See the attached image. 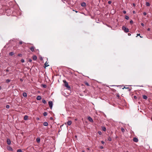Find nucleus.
Wrapping results in <instances>:
<instances>
[{
    "mask_svg": "<svg viewBox=\"0 0 152 152\" xmlns=\"http://www.w3.org/2000/svg\"><path fill=\"white\" fill-rule=\"evenodd\" d=\"M63 82L64 83V86L68 89L70 88V87L68 85V83L65 80H63Z\"/></svg>",
    "mask_w": 152,
    "mask_h": 152,
    "instance_id": "nucleus-1",
    "label": "nucleus"
},
{
    "mask_svg": "<svg viewBox=\"0 0 152 152\" xmlns=\"http://www.w3.org/2000/svg\"><path fill=\"white\" fill-rule=\"evenodd\" d=\"M122 29L124 30V31L126 33L129 32V29L128 28H126L125 26H123L122 27Z\"/></svg>",
    "mask_w": 152,
    "mask_h": 152,
    "instance_id": "nucleus-2",
    "label": "nucleus"
},
{
    "mask_svg": "<svg viewBox=\"0 0 152 152\" xmlns=\"http://www.w3.org/2000/svg\"><path fill=\"white\" fill-rule=\"evenodd\" d=\"M48 104L50 108L51 109L53 107V104L52 102L50 101H49L48 102Z\"/></svg>",
    "mask_w": 152,
    "mask_h": 152,
    "instance_id": "nucleus-3",
    "label": "nucleus"
},
{
    "mask_svg": "<svg viewBox=\"0 0 152 152\" xmlns=\"http://www.w3.org/2000/svg\"><path fill=\"white\" fill-rule=\"evenodd\" d=\"M88 119L90 122H93V120L91 117H88Z\"/></svg>",
    "mask_w": 152,
    "mask_h": 152,
    "instance_id": "nucleus-4",
    "label": "nucleus"
},
{
    "mask_svg": "<svg viewBox=\"0 0 152 152\" xmlns=\"http://www.w3.org/2000/svg\"><path fill=\"white\" fill-rule=\"evenodd\" d=\"M7 143L8 145H10L11 144V141L9 139H7Z\"/></svg>",
    "mask_w": 152,
    "mask_h": 152,
    "instance_id": "nucleus-5",
    "label": "nucleus"
},
{
    "mask_svg": "<svg viewBox=\"0 0 152 152\" xmlns=\"http://www.w3.org/2000/svg\"><path fill=\"white\" fill-rule=\"evenodd\" d=\"M133 141L135 142H137L138 141V140L137 138L134 137L133 138Z\"/></svg>",
    "mask_w": 152,
    "mask_h": 152,
    "instance_id": "nucleus-6",
    "label": "nucleus"
},
{
    "mask_svg": "<svg viewBox=\"0 0 152 152\" xmlns=\"http://www.w3.org/2000/svg\"><path fill=\"white\" fill-rule=\"evenodd\" d=\"M42 99L41 97L40 96H38L37 97V99L38 100H40Z\"/></svg>",
    "mask_w": 152,
    "mask_h": 152,
    "instance_id": "nucleus-7",
    "label": "nucleus"
},
{
    "mask_svg": "<svg viewBox=\"0 0 152 152\" xmlns=\"http://www.w3.org/2000/svg\"><path fill=\"white\" fill-rule=\"evenodd\" d=\"M72 122L71 121H69L67 122V124H68L69 126L70 125L72 124Z\"/></svg>",
    "mask_w": 152,
    "mask_h": 152,
    "instance_id": "nucleus-8",
    "label": "nucleus"
},
{
    "mask_svg": "<svg viewBox=\"0 0 152 152\" xmlns=\"http://www.w3.org/2000/svg\"><path fill=\"white\" fill-rule=\"evenodd\" d=\"M7 149L9 151H12L13 149L10 146H8L7 147Z\"/></svg>",
    "mask_w": 152,
    "mask_h": 152,
    "instance_id": "nucleus-9",
    "label": "nucleus"
},
{
    "mask_svg": "<svg viewBox=\"0 0 152 152\" xmlns=\"http://www.w3.org/2000/svg\"><path fill=\"white\" fill-rule=\"evenodd\" d=\"M81 5L82 7H84L86 6V4L85 2H83L81 3Z\"/></svg>",
    "mask_w": 152,
    "mask_h": 152,
    "instance_id": "nucleus-10",
    "label": "nucleus"
},
{
    "mask_svg": "<svg viewBox=\"0 0 152 152\" xmlns=\"http://www.w3.org/2000/svg\"><path fill=\"white\" fill-rule=\"evenodd\" d=\"M28 117L27 115H25L24 117V119L25 120H26L28 119Z\"/></svg>",
    "mask_w": 152,
    "mask_h": 152,
    "instance_id": "nucleus-11",
    "label": "nucleus"
},
{
    "mask_svg": "<svg viewBox=\"0 0 152 152\" xmlns=\"http://www.w3.org/2000/svg\"><path fill=\"white\" fill-rule=\"evenodd\" d=\"M23 96L24 97H26L27 96V94L26 93L24 92L23 94Z\"/></svg>",
    "mask_w": 152,
    "mask_h": 152,
    "instance_id": "nucleus-12",
    "label": "nucleus"
},
{
    "mask_svg": "<svg viewBox=\"0 0 152 152\" xmlns=\"http://www.w3.org/2000/svg\"><path fill=\"white\" fill-rule=\"evenodd\" d=\"M30 50L32 51V52H33L34 51V47L33 46H32L30 48Z\"/></svg>",
    "mask_w": 152,
    "mask_h": 152,
    "instance_id": "nucleus-13",
    "label": "nucleus"
},
{
    "mask_svg": "<svg viewBox=\"0 0 152 152\" xmlns=\"http://www.w3.org/2000/svg\"><path fill=\"white\" fill-rule=\"evenodd\" d=\"M33 60H36L37 59V57L36 56H34L33 57Z\"/></svg>",
    "mask_w": 152,
    "mask_h": 152,
    "instance_id": "nucleus-14",
    "label": "nucleus"
},
{
    "mask_svg": "<svg viewBox=\"0 0 152 152\" xmlns=\"http://www.w3.org/2000/svg\"><path fill=\"white\" fill-rule=\"evenodd\" d=\"M43 125L45 126H47L48 125V123L46 122H45L43 123Z\"/></svg>",
    "mask_w": 152,
    "mask_h": 152,
    "instance_id": "nucleus-15",
    "label": "nucleus"
},
{
    "mask_svg": "<svg viewBox=\"0 0 152 152\" xmlns=\"http://www.w3.org/2000/svg\"><path fill=\"white\" fill-rule=\"evenodd\" d=\"M14 54V53L12 52L9 53V55L10 56H12Z\"/></svg>",
    "mask_w": 152,
    "mask_h": 152,
    "instance_id": "nucleus-16",
    "label": "nucleus"
},
{
    "mask_svg": "<svg viewBox=\"0 0 152 152\" xmlns=\"http://www.w3.org/2000/svg\"><path fill=\"white\" fill-rule=\"evenodd\" d=\"M143 98L144 99H147V96L145 95H144L143 96Z\"/></svg>",
    "mask_w": 152,
    "mask_h": 152,
    "instance_id": "nucleus-17",
    "label": "nucleus"
},
{
    "mask_svg": "<svg viewBox=\"0 0 152 152\" xmlns=\"http://www.w3.org/2000/svg\"><path fill=\"white\" fill-rule=\"evenodd\" d=\"M36 140L37 142H39L40 141V139L39 138H37Z\"/></svg>",
    "mask_w": 152,
    "mask_h": 152,
    "instance_id": "nucleus-18",
    "label": "nucleus"
},
{
    "mask_svg": "<svg viewBox=\"0 0 152 152\" xmlns=\"http://www.w3.org/2000/svg\"><path fill=\"white\" fill-rule=\"evenodd\" d=\"M102 129L104 131H106V128L104 126L102 127Z\"/></svg>",
    "mask_w": 152,
    "mask_h": 152,
    "instance_id": "nucleus-19",
    "label": "nucleus"
},
{
    "mask_svg": "<svg viewBox=\"0 0 152 152\" xmlns=\"http://www.w3.org/2000/svg\"><path fill=\"white\" fill-rule=\"evenodd\" d=\"M42 102L44 104H45L46 103V100L44 99H43L42 100Z\"/></svg>",
    "mask_w": 152,
    "mask_h": 152,
    "instance_id": "nucleus-20",
    "label": "nucleus"
},
{
    "mask_svg": "<svg viewBox=\"0 0 152 152\" xmlns=\"http://www.w3.org/2000/svg\"><path fill=\"white\" fill-rule=\"evenodd\" d=\"M146 5L147 6H149L150 5V4L149 2H146Z\"/></svg>",
    "mask_w": 152,
    "mask_h": 152,
    "instance_id": "nucleus-21",
    "label": "nucleus"
},
{
    "mask_svg": "<svg viewBox=\"0 0 152 152\" xmlns=\"http://www.w3.org/2000/svg\"><path fill=\"white\" fill-rule=\"evenodd\" d=\"M108 140L109 141H112V138H111V137H108Z\"/></svg>",
    "mask_w": 152,
    "mask_h": 152,
    "instance_id": "nucleus-22",
    "label": "nucleus"
},
{
    "mask_svg": "<svg viewBox=\"0 0 152 152\" xmlns=\"http://www.w3.org/2000/svg\"><path fill=\"white\" fill-rule=\"evenodd\" d=\"M10 80L9 79H7L6 80V82L8 83L10 82Z\"/></svg>",
    "mask_w": 152,
    "mask_h": 152,
    "instance_id": "nucleus-23",
    "label": "nucleus"
},
{
    "mask_svg": "<svg viewBox=\"0 0 152 152\" xmlns=\"http://www.w3.org/2000/svg\"><path fill=\"white\" fill-rule=\"evenodd\" d=\"M43 115L44 116H46L47 115V113L46 112H45L43 113Z\"/></svg>",
    "mask_w": 152,
    "mask_h": 152,
    "instance_id": "nucleus-24",
    "label": "nucleus"
},
{
    "mask_svg": "<svg viewBox=\"0 0 152 152\" xmlns=\"http://www.w3.org/2000/svg\"><path fill=\"white\" fill-rule=\"evenodd\" d=\"M47 64H48V63H47V62H46L45 63V67H47V66H49V65H47Z\"/></svg>",
    "mask_w": 152,
    "mask_h": 152,
    "instance_id": "nucleus-25",
    "label": "nucleus"
},
{
    "mask_svg": "<svg viewBox=\"0 0 152 152\" xmlns=\"http://www.w3.org/2000/svg\"><path fill=\"white\" fill-rule=\"evenodd\" d=\"M121 130L123 132H125V129L123 128H121Z\"/></svg>",
    "mask_w": 152,
    "mask_h": 152,
    "instance_id": "nucleus-26",
    "label": "nucleus"
},
{
    "mask_svg": "<svg viewBox=\"0 0 152 152\" xmlns=\"http://www.w3.org/2000/svg\"><path fill=\"white\" fill-rule=\"evenodd\" d=\"M85 84L87 85L88 86H89V84L88 83V82H86L85 83Z\"/></svg>",
    "mask_w": 152,
    "mask_h": 152,
    "instance_id": "nucleus-27",
    "label": "nucleus"
},
{
    "mask_svg": "<svg viewBox=\"0 0 152 152\" xmlns=\"http://www.w3.org/2000/svg\"><path fill=\"white\" fill-rule=\"evenodd\" d=\"M18 56H22V54H21V53H19V54H18Z\"/></svg>",
    "mask_w": 152,
    "mask_h": 152,
    "instance_id": "nucleus-28",
    "label": "nucleus"
},
{
    "mask_svg": "<svg viewBox=\"0 0 152 152\" xmlns=\"http://www.w3.org/2000/svg\"><path fill=\"white\" fill-rule=\"evenodd\" d=\"M129 18V17L128 16H126L125 19L126 20H128Z\"/></svg>",
    "mask_w": 152,
    "mask_h": 152,
    "instance_id": "nucleus-29",
    "label": "nucleus"
},
{
    "mask_svg": "<svg viewBox=\"0 0 152 152\" xmlns=\"http://www.w3.org/2000/svg\"><path fill=\"white\" fill-rule=\"evenodd\" d=\"M21 61L22 62V63H24L25 61H24V59H21Z\"/></svg>",
    "mask_w": 152,
    "mask_h": 152,
    "instance_id": "nucleus-30",
    "label": "nucleus"
},
{
    "mask_svg": "<svg viewBox=\"0 0 152 152\" xmlns=\"http://www.w3.org/2000/svg\"><path fill=\"white\" fill-rule=\"evenodd\" d=\"M6 107L7 108H9L10 107V106L8 105H6Z\"/></svg>",
    "mask_w": 152,
    "mask_h": 152,
    "instance_id": "nucleus-31",
    "label": "nucleus"
},
{
    "mask_svg": "<svg viewBox=\"0 0 152 152\" xmlns=\"http://www.w3.org/2000/svg\"><path fill=\"white\" fill-rule=\"evenodd\" d=\"M17 152H22V150L21 149H18L17 151Z\"/></svg>",
    "mask_w": 152,
    "mask_h": 152,
    "instance_id": "nucleus-32",
    "label": "nucleus"
},
{
    "mask_svg": "<svg viewBox=\"0 0 152 152\" xmlns=\"http://www.w3.org/2000/svg\"><path fill=\"white\" fill-rule=\"evenodd\" d=\"M130 23H131V24H133V21L132 20H131L130 21Z\"/></svg>",
    "mask_w": 152,
    "mask_h": 152,
    "instance_id": "nucleus-33",
    "label": "nucleus"
},
{
    "mask_svg": "<svg viewBox=\"0 0 152 152\" xmlns=\"http://www.w3.org/2000/svg\"><path fill=\"white\" fill-rule=\"evenodd\" d=\"M134 98L136 99H137V97L136 96H134Z\"/></svg>",
    "mask_w": 152,
    "mask_h": 152,
    "instance_id": "nucleus-34",
    "label": "nucleus"
},
{
    "mask_svg": "<svg viewBox=\"0 0 152 152\" xmlns=\"http://www.w3.org/2000/svg\"><path fill=\"white\" fill-rule=\"evenodd\" d=\"M112 3V2L110 1H108V3L109 4H110Z\"/></svg>",
    "mask_w": 152,
    "mask_h": 152,
    "instance_id": "nucleus-35",
    "label": "nucleus"
},
{
    "mask_svg": "<svg viewBox=\"0 0 152 152\" xmlns=\"http://www.w3.org/2000/svg\"><path fill=\"white\" fill-rule=\"evenodd\" d=\"M43 86L44 88H45L46 87V86L45 85H43Z\"/></svg>",
    "mask_w": 152,
    "mask_h": 152,
    "instance_id": "nucleus-36",
    "label": "nucleus"
},
{
    "mask_svg": "<svg viewBox=\"0 0 152 152\" xmlns=\"http://www.w3.org/2000/svg\"><path fill=\"white\" fill-rule=\"evenodd\" d=\"M143 14L144 15H146L147 14V13L145 12H144L143 13Z\"/></svg>",
    "mask_w": 152,
    "mask_h": 152,
    "instance_id": "nucleus-37",
    "label": "nucleus"
},
{
    "mask_svg": "<svg viewBox=\"0 0 152 152\" xmlns=\"http://www.w3.org/2000/svg\"><path fill=\"white\" fill-rule=\"evenodd\" d=\"M28 61L29 62H31L32 61V60L31 59H29L28 60Z\"/></svg>",
    "mask_w": 152,
    "mask_h": 152,
    "instance_id": "nucleus-38",
    "label": "nucleus"
},
{
    "mask_svg": "<svg viewBox=\"0 0 152 152\" xmlns=\"http://www.w3.org/2000/svg\"><path fill=\"white\" fill-rule=\"evenodd\" d=\"M124 88H125L126 89H129V88L128 87H124V88H123V89H124Z\"/></svg>",
    "mask_w": 152,
    "mask_h": 152,
    "instance_id": "nucleus-39",
    "label": "nucleus"
},
{
    "mask_svg": "<svg viewBox=\"0 0 152 152\" xmlns=\"http://www.w3.org/2000/svg\"><path fill=\"white\" fill-rule=\"evenodd\" d=\"M98 133L99 134L101 135L102 134V132H99Z\"/></svg>",
    "mask_w": 152,
    "mask_h": 152,
    "instance_id": "nucleus-40",
    "label": "nucleus"
},
{
    "mask_svg": "<svg viewBox=\"0 0 152 152\" xmlns=\"http://www.w3.org/2000/svg\"><path fill=\"white\" fill-rule=\"evenodd\" d=\"M123 13L124 14H126V11H123Z\"/></svg>",
    "mask_w": 152,
    "mask_h": 152,
    "instance_id": "nucleus-41",
    "label": "nucleus"
},
{
    "mask_svg": "<svg viewBox=\"0 0 152 152\" xmlns=\"http://www.w3.org/2000/svg\"><path fill=\"white\" fill-rule=\"evenodd\" d=\"M23 43V42L22 41H20L19 42V44L21 45Z\"/></svg>",
    "mask_w": 152,
    "mask_h": 152,
    "instance_id": "nucleus-42",
    "label": "nucleus"
},
{
    "mask_svg": "<svg viewBox=\"0 0 152 152\" xmlns=\"http://www.w3.org/2000/svg\"><path fill=\"white\" fill-rule=\"evenodd\" d=\"M100 148L101 149H103V146H101L100 147Z\"/></svg>",
    "mask_w": 152,
    "mask_h": 152,
    "instance_id": "nucleus-43",
    "label": "nucleus"
},
{
    "mask_svg": "<svg viewBox=\"0 0 152 152\" xmlns=\"http://www.w3.org/2000/svg\"><path fill=\"white\" fill-rule=\"evenodd\" d=\"M141 25L142 26H144V24L143 23H141Z\"/></svg>",
    "mask_w": 152,
    "mask_h": 152,
    "instance_id": "nucleus-44",
    "label": "nucleus"
},
{
    "mask_svg": "<svg viewBox=\"0 0 152 152\" xmlns=\"http://www.w3.org/2000/svg\"><path fill=\"white\" fill-rule=\"evenodd\" d=\"M101 142H102V144H104V143H105L104 142V141H102Z\"/></svg>",
    "mask_w": 152,
    "mask_h": 152,
    "instance_id": "nucleus-45",
    "label": "nucleus"
},
{
    "mask_svg": "<svg viewBox=\"0 0 152 152\" xmlns=\"http://www.w3.org/2000/svg\"><path fill=\"white\" fill-rule=\"evenodd\" d=\"M140 34H137V36H140Z\"/></svg>",
    "mask_w": 152,
    "mask_h": 152,
    "instance_id": "nucleus-46",
    "label": "nucleus"
},
{
    "mask_svg": "<svg viewBox=\"0 0 152 152\" xmlns=\"http://www.w3.org/2000/svg\"><path fill=\"white\" fill-rule=\"evenodd\" d=\"M128 35L129 36H130L131 35V34L130 33H129L128 34Z\"/></svg>",
    "mask_w": 152,
    "mask_h": 152,
    "instance_id": "nucleus-47",
    "label": "nucleus"
},
{
    "mask_svg": "<svg viewBox=\"0 0 152 152\" xmlns=\"http://www.w3.org/2000/svg\"><path fill=\"white\" fill-rule=\"evenodd\" d=\"M150 29L149 28H148V29H147V30L148 31H150Z\"/></svg>",
    "mask_w": 152,
    "mask_h": 152,
    "instance_id": "nucleus-48",
    "label": "nucleus"
},
{
    "mask_svg": "<svg viewBox=\"0 0 152 152\" xmlns=\"http://www.w3.org/2000/svg\"><path fill=\"white\" fill-rule=\"evenodd\" d=\"M133 6H134V7H135V4H134V3H133Z\"/></svg>",
    "mask_w": 152,
    "mask_h": 152,
    "instance_id": "nucleus-49",
    "label": "nucleus"
},
{
    "mask_svg": "<svg viewBox=\"0 0 152 152\" xmlns=\"http://www.w3.org/2000/svg\"><path fill=\"white\" fill-rule=\"evenodd\" d=\"M133 14H135V11H133Z\"/></svg>",
    "mask_w": 152,
    "mask_h": 152,
    "instance_id": "nucleus-50",
    "label": "nucleus"
},
{
    "mask_svg": "<svg viewBox=\"0 0 152 152\" xmlns=\"http://www.w3.org/2000/svg\"><path fill=\"white\" fill-rule=\"evenodd\" d=\"M9 70H8V69H7L6 70V71H7V72H9Z\"/></svg>",
    "mask_w": 152,
    "mask_h": 152,
    "instance_id": "nucleus-51",
    "label": "nucleus"
},
{
    "mask_svg": "<svg viewBox=\"0 0 152 152\" xmlns=\"http://www.w3.org/2000/svg\"><path fill=\"white\" fill-rule=\"evenodd\" d=\"M1 87L0 86V90L1 89Z\"/></svg>",
    "mask_w": 152,
    "mask_h": 152,
    "instance_id": "nucleus-52",
    "label": "nucleus"
},
{
    "mask_svg": "<svg viewBox=\"0 0 152 152\" xmlns=\"http://www.w3.org/2000/svg\"><path fill=\"white\" fill-rule=\"evenodd\" d=\"M140 36V37H141V38H142V37H141V36Z\"/></svg>",
    "mask_w": 152,
    "mask_h": 152,
    "instance_id": "nucleus-53",
    "label": "nucleus"
},
{
    "mask_svg": "<svg viewBox=\"0 0 152 152\" xmlns=\"http://www.w3.org/2000/svg\"><path fill=\"white\" fill-rule=\"evenodd\" d=\"M117 96H118V97H119V95H117Z\"/></svg>",
    "mask_w": 152,
    "mask_h": 152,
    "instance_id": "nucleus-54",
    "label": "nucleus"
},
{
    "mask_svg": "<svg viewBox=\"0 0 152 152\" xmlns=\"http://www.w3.org/2000/svg\"><path fill=\"white\" fill-rule=\"evenodd\" d=\"M131 90V89H129V91H130Z\"/></svg>",
    "mask_w": 152,
    "mask_h": 152,
    "instance_id": "nucleus-55",
    "label": "nucleus"
},
{
    "mask_svg": "<svg viewBox=\"0 0 152 152\" xmlns=\"http://www.w3.org/2000/svg\"><path fill=\"white\" fill-rule=\"evenodd\" d=\"M37 120H39V118H38L37 119Z\"/></svg>",
    "mask_w": 152,
    "mask_h": 152,
    "instance_id": "nucleus-56",
    "label": "nucleus"
},
{
    "mask_svg": "<svg viewBox=\"0 0 152 152\" xmlns=\"http://www.w3.org/2000/svg\"><path fill=\"white\" fill-rule=\"evenodd\" d=\"M75 12H77V11H75Z\"/></svg>",
    "mask_w": 152,
    "mask_h": 152,
    "instance_id": "nucleus-57",
    "label": "nucleus"
},
{
    "mask_svg": "<svg viewBox=\"0 0 152 152\" xmlns=\"http://www.w3.org/2000/svg\"><path fill=\"white\" fill-rule=\"evenodd\" d=\"M151 120L152 121V117L151 118Z\"/></svg>",
    "mask_w": 152,
    "mask_h": 152,
    "instance_id": "nucleus-58",
    "label": "nucleus"
},
{
    "mask_svg": "<svg viewBox=\"0 0 152 152\" xmlns=\"http://www.w3.org/2000/svg\"><path fill=\"white\" fill-rule=\"evenodd\" d=\"M75 120H77V119H75Z\"/></svg>",
    "mask_w": 152,
    "mask_h": 152,
    "instance_id": "nucleus-59",
    "label": "nucleus"
},
{
    "mask_svg": "<svg viewBox=\"0 0 152 152\" xmlns=\"http://www.w3.org/2000/svg\"><path fill=\"white\" fill-rule=\"evenodd\" d=\"M126 152H128V151H126Z\"/></svg>",
    "mask_w": 152,
    "mask_h": 152,
    "instance_id": "nucleus-60",
    "label": "nucleus"
}]
</instances>
